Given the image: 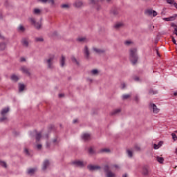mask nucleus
Instances as JSON below:
<instances>
[{
  "label": "nucleus",
  "mask_w": 177,
  "mask_h": 177,
  "mask_svg": "<svg viewBox=\"0 0 177 177\" xmlns=\"http://www.w3.org/2000/svg\"><path fill=\"white\" fill-rule=\"evenodd\" d=\"M84 53V56L87 60H89L91 59V57L89 56V49L88 48V46H85L83 50Z\"/></svg>",
  "instance_id": "obj_9"
},
{
  "label": "nucleus",
  "mask_w": 177,
  "mask_h": 177,
  "mask_svg": "<svg viewBox=\"0 0 177 177\" xmlns=\"http://www.w3.org/2000/svg\"><path fill=\"white\" fill-rule=\"evenodd\" d=\"M21 71H22L24 74H27V75H30V72L28 71V69L26 66H22L21 68Z\"/></svg>",
  "instance_id": "obj_16"
},
{
  "label": "nucleus",
  "mask_w": 177,
  "mask_h": 177,
  "mask_svg": "<svg viewBox=\"0 0 177 177\" xmlns=\"http://www.w3.org/2000/svg\"><path fill=\"white\" fill-rule=\"evenodd\" d=\"M176 18H177V14H176L171 17L163 18V20H165V21H174V20H175Z\"/></svg>",
  "instance_id": "obj_12"
},
{
  "label": "nucleus",
  "mask_w": 177,
  "mask_h": 177,
  "mask_svg": "<svg viewBox=\"0 0 177 177\" xmlns=\"http://www.w3.org/2000/svg\"><path fill=\"white\" fill-rule=\"evenodd\" d=\"M73 165L75 167H79L80 168H82L86 165V162H84L82 160H74L72 162Z\"/></svg>",
  "instance_id": "obj_7"
},
{
  "label": "nucleus",
  "mask_w": 177,
  "mask_h": 177,
  "mask_svg": "<svg viewBox=\"0 0 177 177\" xmlns=\"http://www.w3.org/2000/svg\"><path fill=\"white\" fill-rule=\"evenodd\" d=\"M149 109L151 111H153V113H155L156 111V104L150 103L149 104Z\"/></svg>",
  "instance_id": "obj_21"
},
{
  "label": "nucleus",
  "mask_w": 177,
  "mask_h": 177,
  "mask_svg": "<svg viewBox=\"0 0 177 177\" xmlns=\"http://www.w3.org/2000/svg\"><path fill=\"white\" fill-rule=\"evenodd\" d=\"M124 24L122 22H117L115 24L114 27L116 30H120V28H122L124 27Z\"/></svg>",
  "instance_id": "obj_14"
},
{
  "label": "nucleus",
  "mask_w": 177,
  "mask_h": 177,
  "mask_svg": "<svg viewBox=\"0 0 177 177\" xmlns=\"http://www.w3.org/2000/svg\"><path fill=\"white\" fill-rule=\"evenodd\" d=\"M37 150H41L42 149V145L39 144L37 145Z\"/></svg>",
  "instance_id": "obj_50"
},
{
  "label": "nucleus",
  "mask_w": 177,
  "mask_h": 177,
  "mask_svg": "<svg viewBox=\"0 0 177 177\" xmlns=\"http://www.w3.org/2000/svg\"><path fill=\"white\" fill-rule=\"evenodd\" d=\"M111 168H115V169H120V166L118 165H114Z\"/></svg>",
  "instance_id": "obj_49"
},
{
  "label": "nucleus",
  "mask_w": 177,
  "mask_h": 177,
  "mask_svg": "<svg viewBox=\"0 0 177 177\" xmlns=\"http://www.w3.org/2000/svg\"><path fill=\"white\" fill-rule=\"evenodd\" d=\"M29 21L31 23V24H32V26L35 27V28H37V30H39V28L42 27V24L39 22L37 23L34 17L29 18Z\"/></svg>",
  "instance_id": "obj_6"
},
{
  "label": "nucleus",
  "mask_w": 177,
  "mask_h": 177,
  "mask_svg": "<svg viewBox=\"0 0 177 177\" xmlns=\"http://www.w3.org/2000/svg\"><path fill=\"white\" fill-rule=\"evenodd\" d=\"M102 153H110V149L109 148H104L101 149Z\"/></svg>",
  "instance_id": "obj_38"
},
{
  "label": "nucleus",
  "mask_w": 177,
  "mask_h": 177,
  "mask_svg": "<svg viewBox=\"0 0 177 177\" xmlns=\"http://www.w3.org/2000/svg\"><path fill=\"white\" fill-rule=\"evenodd\" d=\"M63 96H64V94H59V97H63Z\"/></svg>",
  "instance_id": "obj_63"
},
{
  "label": "nucleus",
  "mask_w": 177,
  "mask_h": 177,
  "mask_svg": "<svg viewBox=\"0 0 177 177\" xmlns=\"http://www.w3.org/2000/svg\"><path fill=\"white\" fill-rule=\"evenodd\" d=\"M149 30H153L154 28V25H149Z\"/></svg>",
  "instance_id": "obj_54"
},
{
  "label": "nucleus",
  "mask_w": 177,
  "mask_h": 177,
  "mask_svg": "<svg viewBox=\"0 0 177 177\" xmlns=\"http://www.w3.org/2000/svg\"><path fill=\"white\" fill-rule=\"evenodd\" d=\"M120 113H121V109H115L112 112V115H115L117 114H120Z\"/></svg>",
  "instance_id": "obj_27"
},
{
  "label": "nucleus",
  "mask_w": 177,
  "mask_h": 177,
  "mask_svg": "<svg viewBox=\"0 0 177 177\" xmlns=\"http://www.w3.org/2000/svg\"><path fill=\"white\" fill-rule=\"evenodd\" d=\"M129 97H131V95L129 94H124L122 95L123 100H126V99H129Z\"/></svg>",
  "instance_id": "obj_40"
},
{
  "label": "nucleus",
  "mask_w": 177,
  "mask_h": 177,
  "mask_svg": "<svg viewBox=\"0 0 177 177\" xmlns=\"http://www.w3.org/2000/svg\"><path fill=\"white\" fill-rule=\"evenodd\" d=\"M71 60L73 63H76V64H78V61H77V59H75L74 57H71Z\"/></svg>",
  "instance_id": "obj_45"
},
{
  "label": "nucleus",
  "mask_w": 177,
  "mask_h": 177,
  "mask_svg": "<svg viewBox=\"0 0 177 177\" xmlns=\"http://www.w3.org/2000/svg\"><path fill=\"white\" fill-rule=\"evenodd\" d=\"M156 52L157 56H158V57H161V55L160 54V52H158V48H156Z\"/></svg>",
  "instance_id": "obj_48"
},
{
  "label": "nucleus",
  "mask_w": 177,
  "mask_h": 177,
  "mask_svg": "<svg viewBox=\"0 0 177 177\" xmlns=\"http://www.w3.org/2000/svg\"><path fill=\"white\" fill-rule=\"evenodd\" d=\"M174 8H176V9H177V3L176 2H174V3L173 4Z\"/></svg>",
  "instance_id": "obj_61"
},
{
  "label": "nucleus",
  "mask_w": 177,
  "mask_h": 177,
  "mask_svg": "<svg viewBox=\"0 0 177 177\" xmlns=\"http://www.w3.org/2000/svg\"><path fill=\"white\" fill-rule=\"evenodd\" d=\"M61 7L63 8V9H68L70 8V6H68V4H62L61 6Z\"/></svg>",
  "instance_id": "obj_43"
},
{
  "label": "nucleus",
  "mask_w": 177,
  "mask_h": 177,
  "mask_svg": "<svg viewBox=\"0 0 177 177\" xmlns=\"http://www.w3.org/2000/svg\"><path fill=\"white\" fill-rule=\"evenodd\" d=\"M135 100H136V102H138V100H139V97L136 96Z\"/></svg>",
  "instance_id": "obj_62"
},
{
  "label": "nucleus",
  "mask_w": 177,
  "mask_h": 177,
  "mask_svg": "<svg viewBox=\"0 0 177 177\" xmlns=\"http://www.w3.org/2000/svg\"><path fill=\"white\" fill-rule=\"evenodd\" d=\"M0 165L6 168V163L5 162L0 161Z\"/></svg>",
  "instance_id": "obj_47"
},
{
  "label": "nucleus",
  "mask_w": 177,
  "mask_h": 177,
  "mask_svg": "<svg viewBox=\"0 0 177 177\" xmlns=\"http://www.w3.org/2000/svg\"><path fill=\"white\" fill-rule=\"evenodd\" d=\"M90 1L92 5H95V6H99V0H90Z\"/></svg>",
  "instance_id": "obj_32"
},
{
  "label": "nucleus",
  "mask_w": 177,
  "mask_h": 177,
  "mask_svg": "<svg viewBox=\"0 0 177 177\" xmlns=\"http://www.w3.org/2000/svg\"><path fill=\"white\" fill-rule=\"evenodd\" d=\"M24 153L25 154H27V156H30V152L28 151V149L27 148L24 149Z\"/></svg>",
  "instance_id": "obj_51"
},
{
  "label": "nucleus",
  "mask_w": 177,
  "mask_h": 177,
  "mask_svg": "<svg viewBox=\"0 0 177 177\" xmlns=\"http://www.w3.org/2000/svg\"><path fill=\"white\" fill-rule=\"evenodd\" d=\"M9 113V106L3 108L1 111V118H0L1 122L8 121V118L6 117V114Z\"/></svg>",
  "instance_id": "obj_2"
},
{
  "label": "nucleus",
  "mask_w": 177,
  "mask_h": 177,
  "mask_svg": "<svg viewBox=\"0 0 177 177\" xmlns=\"http://www.w3.org/2000/svg\"><path fill=\"white\" fill-rule=\"evenodd\" d=\"M11 80L12 81H14V82H17V81H19V77H17V75H12L11 76Z\"/></svg>",
  "instance_id": "obj_26"
},
{
  "label": "nucleus",
  "mask_w": 177,
  "mask_h": 177,
  "mask_svg": "<svg viewBox=\"0 0 177 177\" xmlns=\"http://www.w3.org/2000/svg\"><path fill=\"white\" fill-rule=\"evenodd\" d=\"M124 44L126 46H131V45L133 44V41H132L131 40H126L124 41Z\"/></svg>",
  "instance_id": "obj_24"
},
{
  "label": "nucleus",
  "mask_w": 177,
  "mask_h": 177,
  "mask_svg": "<svg viewBox=\"0 0 177 177\" xmlns=\"http://www.w3.org/2000/svg\"><path fill=\"white\" fill-rule=\"evenodd\" d=\"M53 60H55L54 55H50L48 59H46L48 68H53Z\"/></svg>",
  "instance_id": "obj_4"
},
{
  "label": "nucleus",
  "mask_w": 177,
  "mask_h": 177,
  "mask_svg": "<svg viewBox=\"0 0 177 177\" xmlns=\"http://www.w3.org/2000/svg\"><path fill=\"white\" fill-rule=\"evenodd\" d=\"M35 41L36 42H42L44 41V38H42V37H36Z\"/></svg>",
  "instance_id": "obj_41"
},
{
  "label": "nucleus",
  "mask_w": 177,
  "mask_h": 177,
  "mask_svg": "<svg viewBox=\"0 0 177 177\" xmlns=\"http://www.w3.org/2000/svg\"><path fill=\"white\" fill-rule=\"evenodd\" d=\"M104 170L106 174V177H117V175L115 173L110 171V167L109 165H105L104 167Z\"/></svg>",
  "instance_id": "obj_3"
},
{
  "label": "nucleus",
  "mask_w": 177,
  "mask_h": 177,
  "mask_svg": "<svg viewBox=\"0 0 177 177\" xmlns=\"http://www.w3.org/2000/svg\"><path fill=\"white\" fill-rule=\"evenodd\" d=\"M53 143L54 145H57V143H59V138L55 137L53 140Z\"/></svg>",
  "instance_id": "obj_39"
},
{
  "label": "nucleus",
  "mask_w": 177,
  "mask_h": 177,
  "mask_svg": "<svg viewBox=\"0 0 177 177\" xmlns=\"http://www.w3.org/2000/svg\"><path fill=\"white\" fill-rule=\"evenodd\" d=\"M149 95H154V91L152 89H150L149 91Z\"/></svg>",
  "instance_id": "obj_53"
},
{
  "label": "nucleus",
  "mask_w": 177,
  "mask_h": 177,
  "mask_svg": "<svg viewBox=\"0 0 177 177\" xmlns=\"http://www.w3.org/2000/svg\"><path fill=\"white\" fill-rule=\"evenodd\" d=\"M33 135H35L37 142H39V139L42 138V132L33 131Z\"/></svg>",
  "instance_id": "obj_11"
},
{
  "label": "nucleus",
  "mask_w": 177,
  "mask_h": 177,
  "mask_svg": "<svg viewBox=\"0 0 177 177\" xmlns=\"http://www.w3.org/2000/svg\"><path fill=\"white\" fill-rule=\"evenodd\" d=\"M77 41H79V42H85V41H86V38H85V37H79L77 39Z\"/></svg>",
  "instance_id": "obj_42"
},
{
  "label": "nucleus",
  "mask_w": 177,
  "mask_h": 177,
  "mask_svg": "<svg viewBox=\"0 0 177 177\" xmlns=\"http://www.w3.org/2000/svg\"><path fill=\"white\" fill-rule=\"evenodd\" d=\"M20 62H26V58L21 57V58L20 59Z\"/></svg>",
  "instance_id": "obj_57"
},
{
  "label": "nucleus",
  "mask_w": 177,
  "mask_h": 177,
  "mask_svg": "<svg viewBox=\"0 0 177 177\" xmlns=\"http://www.w3.org/2000/svg\"><path fill=\"white\" fill-rule=\"evenodd\" d=\"M18 31H20L21 32H24V31H26V28H24V26H23L22 25H19V26L18 27Z\"/></svg>",
  "instance_id": "obj_31"
},
{
  "label": "nucleus",
  "mask_w": 177,
  "mask_h": 177,
  "mask_svg": "<svg viewBox=\"0 0 177 177\" xmlns=\"http://www.w3.org/2000/svg\"><path fill=\"white\" fill-rule=\"evenodd\" d=\"M172 42L174 44V45H177L176 40H175L174 37H172Z\"/></svg>",
  "instance_id": "obj_55"
},
{
  "label": "nucleus",
  "mask_w": 177,
  "mask_h": 177,
  "mask_svg": "<svg viewBox=\"0 0 177 177\" xmlns=\"http://www.w3.org/2000/svg\"><path fill=\"white\" fill-rule=\"evenodd\" d=\"M33 13L34 15H39L41 13V10H39V8H35L33 10Z\"/></svg>",
  "instance_id": "obj_34"
},
{
  "label": "nucleus",
  "mask_w": 177,
  "mask_h": 177,
  "mask_svg": "<svg viewBox=\"0 0 177 177\" xmlns=\"http://www.w3.org/2000/svg\"><path fill=\"white\" fill-rule=\"evenodd\" d=\"M49 165H50V162H49L48 160H44L43 162V167H42L43 171L48 169V168H49Z\"/></svg>",
  "instance_id": "obj_10"
},
{
  "label": "nucleus",
  "mask_w": 177,
  "mask_h": 177,
  "mask_svg": "<svg viewBox=\"0 0 177 177\" xmlns=\"http://www.w3.org/2000/svg\"><path fill=\"white\" fill-rule=\"evenodd\" d=\"M156 160L158 161V162L159 164H162L164 162V158L160 157V156H157L156 157Z\"/></svg>",
  "instance_id": "obj_23"
},
{
  "label": "nucleus",
  "mask_w": 177,
  "mask_h": 177,
  "mask_svg": "<svg viewBox=\"0 0 177 177\" xmlns=\"http://www.w3.org/2000/svg\"><path fill=\"white\" fill-rule=\"evenodd\" d=\"M171 136H172L174 140H177L176 134L173 133H171Z\"/></svg>",
  "instance_id": "obj_46"
},
{
  "label": "nucleus",
  "mask_w": 177,
  "mask_h": 177,
  "mask_svg": "<svg viewBox=\"0 0 177 177\" xmlns=\"http://www.w3.org/2000/svg\"><path fill=\"white\" fill-rule=\"evenodd\" d=\"M160 113V109L156 108V113Z\"/></svg>",
  "instance_id": "obj_59"
},
{
  "label": "nucleus",
  "mask_w": 177,
  "mask_h": 177,
  "mask_svg": "<svg viewBox=\"0 0 177 177\" xmlns=\"http://www.w3.org/2000/svg\"><path fill=\"white\" fill-rule=\"evenodd\" d=\"M122 177H128V174L125 173L122 174Z\"/></svg>",
  "instance_id": "obj_58"
},
{
  "label": "nucleus",
  "mask_w": 177,
  "mask_h": 177,
  "mask_svg": "<svg viewBox=\"0 0 177 177\" xmlns=\"http://www.w3.org/2000/svg\"><path fill=\"white\" fill-rule=\"evenodd\" d=\"M129 58L132 64H136L138 63L139 56L138 55L137 48H131L129 50Z\"/></svg>",
  "instance_id": "obj_1"
},
{
  "label": "nucleus",
  "mask_w": 177,
  "mask_h": 177,
  "mask_svg": "<svg viewBox=\"0 0 177 177\" xmlns=\"http://www.w3.org/2000/svg\"><path fill=\"white\" fill-rule=\"evenodd\" d=\"M39 2H41V3H46V2H48V3H51V5L55 4V1L53 0H38Z\"/></svg>",
  "instance_id": "obj_17"
},
{
  "label": "nucleus",
  "mask_w": 177,
  "mask_h": 177,
  "mask_svg": "<svg viewBox=\"0 0 177 177\" xmlns=\"http://www.w3.org/2000/svg\"><path fill=\"white\" fill-rule=\"evenodd\" d=\"M6 48V44L5 43L0 44V50H3Z\"/></svg>",
  "instance_id": "obj_37"
},
{
  "label": "nucleus",
  "mask_w": 177,
  "mask_h": 177,
  "mask_svg": "<svg viewBox=\"0 0 177 177\" xmlns=\"http://www.w3.org/2000/svg\"><path fill=\"white\" fill-rule=\"evenodd\" d=\"M93 49L94 52H95V53H104V50H101V49L96 48H93Z\"/></svg>",
  "instance_id": "obj_29"
},
{
  "label": "nucleus",
  "mask_w": 177,
  "mask_h": 177,
  "mask_svg": "<svg viewBox=\"0 0 177 177\" xmlns=\"http://www.w3.org/2000/svg\"><path fill=\"white\" fill-rule=\"evenodd\" d=\"M24 88H26V86H24V84H19V92H23L24 91Z\"/></svg>",
  "instance_id": "obj_30"
},
{
  "label": "nucleus",
  "mask_w": 177,
  "mask_h": 177,
  "mask_svg": "<svg viewBox=\"0 0 177 177\" xmlns=\"http://www.w3.org/2000/svg\"><path fill=\"white\" fill-rule=\"evenodd\" d=\"M120 13V10L118 8H113L111 10V14L113 15V16H118Z\"/></svg>",
  "instance_id": "obj_18"
},
{
  "label": "nucleus",
  "mask_w": 177,
  "mask_h": 177,
  "mask_svg": "<svg viewBox=\"0 0 177 177\" xmlns=\"http://www.w3.org/2000/svg\"><path fill=\"white\" fill-rule=\"evenodd\" d=\"M87 169L89 171H97V170L100 169V166L94 165H88L87 166Z\"/></svg>",
  "instance_id": "obj_8"
},
{
  "label": "nucleus",
  "mask_w": 177,
  "mask_h": 177,
  "mask_svg": "<svg viewBox=\"0 0 177 177\" xmlns=\"http://www.w3.org/2000/svg\"><path fill=\"white\" fill-rule=\"evenodd\" d=\"M21 44L26 48L28 47V39L23 38L22 40H21Z\"/></svg>",
  "instance_id": "obj_15"
},
{
  "label": "nucleus",
  "mask_w": 177,
  "mask_h": 177,
  "mask_svg": "<svg viewBox=\"0 0 177 177\" xmlns=\"http://www.w3.org/2000/svg\"><path fill=\"white\" fill-rule=\"evenodd\" d=\"M98 73H99V71L97 69H94L91 71V74L92 75H97V74H98Z\"/></svg>",
  "instance_id": "obj_35"
},
{
  "label": "nucleus",
  "mask_w": 177,
  "mask_h": 177,
  "mask_svg": "<svg viewBox=\"0 0 177 177\" xmlns=\"http://www.w3.org/2000/svg\"><path fill=\"white\" fill-rule=\"evenodd\" d=\"M162 145H164V142L162 141H160L158 145H156V150H157L158 149H160V147L161 146H162Z\"/></svg>",
  "instance_id": "obj_33"
},
{
  "label": "nucleus",
  "mask_w": 177,
  "mask_h": 177,
  "mask_svg": "<svg viewBox=\"0 0 177 177\" xmlns=\"http://www.w3.org/2000/svg\"><path fill=\"white\" fill-rule=\"evenodd\" d=\"M134 81H140V79H139V77H134Z\"/></svg>",
  "instance_id": "obj_56"
},
{
  "label": "nucleus",
  "mask_w": 177,
  "mask_h": 177,
  "mask_svg": "<svg viewBox=\"0 0 177 177\" xmlns=\"http://www.w3.org/2000/svg\"><path fill=\"white\" fill-rule=\"evenodd\" d=\"M166 2L169 3V5H174L175 3V0H166Z\"/></svg>",
  "instance_id": "obj_44"
},
{
  "label": "nucleus",
  "mask_w": 177,
  "mask_h": 177,
  "mask_svg": "<svg viewBox=\"0 0 177 177\" xmlns=\"http://www.w3.org/2000/svg\"><path fill=\"white\" fill-rule=\"evenodd\" d=\"M174 96H177V91L174 92Z\"/></svg>",
  "instance_id": "obj_64"
},
{
  "label": "nucleus",
  "mask_w": 177,
  "mask_h": 177,
  "mask_svg": "<svg viewBox=\"0 0 177 177\" xmlns=\"http://www.w3.org/2000/svg\"><path fill=\"white\" fill-rule=\"evenodd\" d=\"M127 153L128 157H129L130 158H132V156H133V150L132 149H127Z\"/></svg>",
  "instance_id": "obj_22"
},
{
  "label": "nucleus",
  "mask_w": 177,
  "mask_h": 177,
  "mask_svg": "<svg viewBox=\"0 0 177 177\" xmlns=\"http://www.w3.org/2000/svg\"><path fill=\"white\" fill-rule=\"evenodd\" d=\"M125 86H127V84H125V83H122V84H121V88H122V89H125Z\"/></svg>",
  "instance_id": "obj_52"
},
{
  "label": "nucleus",
  "mask_w": 177,
  "mask_h": 177,
  "mask_svg": "<svg viewBox=\"0 0 177 177\" xmlns=\"http://www.w3.org/2000/svg\"><path fill=\"white\" fill-rule=\"evenodd\" d=\"M66 58L64 56H62L61 59H60V66L61 67H64V65L66 64Z\"/></svg>",
  "instance_id": "obj_20"
},
{
  "label": "nucleus",
  "mask_w": 177,
  "mask_h": 177,
  "mask_svg": "<svg viewBox=\"0 0 177 177\" xmlns=\"http://www.w3.org/2000/svg\"><path fill=\"white\" fill-rule=\"evenodd\" d=\"M74 6L76 8H81V6L82 5V1L77 0L74 3Z\"/></svg>",
  "instance_id": "obj_19"
},
{
  "label": "nucleus",
  "mask_w": 177,
  "mask_h": 177,
  "mask_svg": "<svg viewBox=\"0 0 177 177\" xmlns=\"http://www.w3.org/2000/svg\"><path fill=\"white\" fill-rule=\"evenodd\" d=\"M35 171H37L36 169H28V175H34V174H35Z\"/></svg>",
  "instance_id": "obj_25"
},
{
  "label": "nucleus",
  "mask_w": 177,
  "mask_h": 177,
  "mask_svg": "<svg viewBox=\"0 0 177 177\" xmlns=\"http://www.w3.org/2000/svg\"><path fill=\"white\" fill-rule=\"evenodd\" d=\"M82 139L86 142V140H91V135L89 133H84L82 135Z\"/></svg>",
  "instance_id": "obj_13"
},
{
  "label": "nucleus",
  "mask_w": 177,
  "mask_h": 177,
  "mask_svg": "<svg viewBox=\"0 0 177 177\" xmlns=\"http://www.w3.org/2000/svg\"><path fill=\"white\" fill-rule=\"evenodd\" d=\"M89 154H95V150H93V147H91L88 148Z\"/></svg>",
  "instance_id": "obj_36"
},
{
  "label": "nucleus",
  "mask_w": 177,
  "mask_h": 177,
  "mask_svg": "<svg viewBox=\"0 0 177 177\" xmlns=\"http://www.w3.org/2000/svg\"><path fill=\"white\" fill-rule=\"evenodd\" d=\"M145 16H148L149 17H156V11L151 8H147L144 12Z\"/></svg>",
  "instance_id": "obj_5"
},
{
  "label": "nucleus",
  "mask_w": 177,
  "mask_h": 177,
  "mask_svg": "<svg viewBox=\"0 0 177 177\" xmlns=\"http://www.w3.org/2000/svg\"><path fill=\"white\" fill-rule=\"evenodd\" d=\"M134 150H136L137 151H139V150H140V147H136L134 148Z\"/></svg>",
  "instance_id": "obj_60"
},
{
  "label": "nucleus",
  "mask_w": 177,
  "mask_h": 177,
  "mask_svg": "<svg viewBox=\"0 0 177 177\" xmlns=\"http://www.w3.org/2000/svg\"><path fill=\"white\" fill-rule=\"evenodd\" d=\"M142 174L143 175H145V176H146V175H148V174H149V170L147 169V167H144L143 168H142Z\"/></svg>",
  "instance_id": "obj_28"
}]
</instances>
